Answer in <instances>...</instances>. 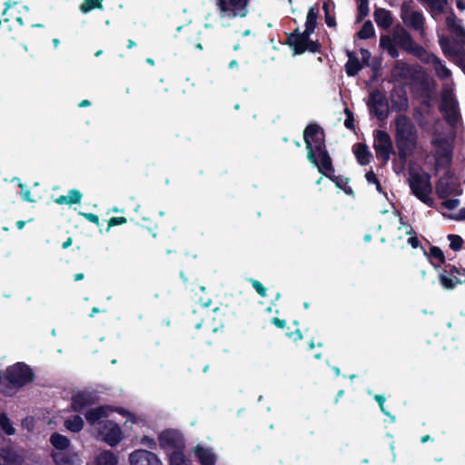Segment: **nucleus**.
Instances as JSON below:
<instances>
[{
    "label": "nucleus",
    "mask_w": 465,
    "mask_h": 465,
    "mask_svg": "<svg viewBox=\"0 0 465 465\" xmlns=\"http://www.w3.org/2000/svg\"><path fill=\"white\" fill-rule=\"evenodd\" d=\"M307 148V158L321 173L332 171L331 157L325 149L323 132L317 125H309L303 133Z\"/></svg>",
    "instance_id": "nucleus-1"
},
{
    "label": "nucleus",
    "mask_w": 465,
    "mask_h": 465,
    "mask_svg": "<svg viewBox=\"0 0 465 465\" xmlns=\"http://www.w3.org/2000/svg\"><path fill=\"white\" fill-rule=\"evenodd\" d=\"M250 0H215V11L209 15L216 25L229 27L235 24L238 18H243L248 14Z\"/></svg>",
    "instance_id": "nucleus-2"
},
{
    "label": "nucleus",
    "mask_w": 465,
    "mask_h": 465,
    "mask_svg": "<svg viewBox=\"0 0 465 465\" xmlns=\"http://www.w3.org/2000/svg\"><path fill=\"white\" fill-rule=\"evenodd\" d=\"M416 131L413 124L406 116L401 115L396 119V144L400 156L407 157L416 145Z\"/></svg>",
    "instance_id": "nucleus-3"
},
{
    "label": "nucleus",
    "mask_w": 465,
    "mask_h": 465,
    "mask_svg": "<svg viewBox=\"0 0 465 465\" xmlns=\"http://www.w3.org/2000/svg\"><path fill=\"white\" fill-rule=\"evenodd\" d=\"M409 184L412 193L428 206L433 205V199L431 198V184L430 182V175L423 171L411 169Z\"/></svg>",
    "instance_id": "nucleus-4"
},
{
    "label": "nucleus",
    "mask_w": 465,
    "mask_h": 465,
    "mask_svg": "<svg viewBox=\"0 0 465 465\" xmlns=\"http://www.w3.org/2000/svg\"><path fill=\"white\" fill-rule=\"evenodd\" d=\"M114 411H118L123 416L127 417V420L124 424L130 429H132L133 424L137 423L140 420L139 418H137L135 415L132 413H129L125 410H118L108 405L89 409L85 412V419L89 424L98 427L100 423L105 422L104 419L111 417L112 413Z\"/></svg>",
    "instance_id": "nucleus-5"
},
{
    "label": "nucleus",
    "mask_w": 465,
    "mask_h": 465,
    "mask_svg": "<svg viewBox=\"0 0 465 465\" xmlns=\"http://www.w3.org/2000/svg\"><path fill=\"white\" fill-rule=\"evenodd\" d=\"M440 110L450 124H455L458 122L460 116L458 103L450 86H448V84H445L441 93Z\"/></svg>",
    "instance_id": "nucleus-6"
},
{
    "label": "nucleus",
    "mask_w": 465,
    "mask_h": 465,
    "mask_svg": "<svg viewBox=\"0 0 465 465\" xmlns=\"http://www.w3.org/2000/svg\"><path fill=\"white\" fill-rule=\"evenodd\" d=\"M98 436L109 446L114 447L123 440V432L119 425L113 420H105L95 427Z\"/></svg>",
    "instance_id": "nucleus-7"
},
{
    "label": "nucleus",
    "mask_w": 465,
    "mask_h": 465,
    "mask_svg": "<svg viewBox=\"0 0 465 465\" xmlns=\"http://www.w3.org/2000/svg\"><path fill=\"white\" fill-rule=\"evenodd\" d=\"M393 41L396 45L401 46L408 53L419 57L420 59L427 52L421 46L417 45L410 35V34L403 28H397L393 33Z\"/></svg>",
    "instance_id": "nucleus-8"
},
{
    "label": "nucleus",
    "mask_w": 465,
    "mask_h": 465,
    "mask_svg": "<svg viewBox=\"0 0 465 465\" xmlns=\"http://www.w3.org/2000/svg\"><path fill=\"white\" fill-rule=\"evenodd\" d=\"M6 378L15 386H23L33 379L31 369L24 363H16L6 371Z\"/></svg>",
    "instance_id": "nucleus-9"
},
{
    "label": "nucleus",
    "mask_w": 465,
    "mask_h": 465,
    "mask_svg": "<svg viewBox=\"0 0 465 465\" xmlns=\"http://www.w3.org/2000/svg\"><path fill=\"white\" fill-rule=\"evenodd\" d=\"M373 147L377 157L383 163H387L393 150L390 135L384 131H376L374 134Z\"/></svg>",
    "instance_id": "nucleus-10"
},
{
    "label": "nucleus",
    "mask_w": 465,
    "mask_h": 465,
    "mask_svg": "<svg viewBox=\"0 0 465 465\" xmlns=\"http://www.w3.org/2000/svg\"><path fill=\"white\" fill-rule=\"evenodd\" d=\"M159 445L166 452L183 451L184 447L183 437L174 430H165L159 435Z\"/></svg>",
    "instance_id": "nucleus-11"
},
{
    "label": "nucleus",
    "mask_w": 465,
    "mask_h": 465,
    "mask_svg": "<svg viewBox=\"0 0 465 465\" xmlns=\"http://www.w3.org/2000/svg\"><path fill=\"white\" fill-rule=\"evenodd\" d=\"M437 35L441 50L448 58L455 60L460 56L461 46L465 44L464 42H459L457 39H450L443 35L440 28L437 29Z\"/></svg>",
    "instance_id": "nucleus-12"
},
{
    "label": "nucleus",
    "mask_w": 465,
    "mask_h": 465,
    "mask_svg": "<svg viewBox=\"0 0 465 465\" xmlns=\"http://www.w3.org/2000/svg\"><path fill=\"white\" fill-rule=\"evenodd\" d=\"M370 112L375 114L379 119H384L387 116L388 104L386 97L379 91L371 93L368 101Z\"/></svg>",
    "instance_id": "nucleus-13"
},
{
    "label": "nucleus",
    "mask_w": 465,
    "mask_h": 465,
    "mask_svg": "<svg viewBox=\"0 0 465 465\" xmlns=\"http://www.w3.org/2000/svg\"><path fill=\"white\" fill-rule=\"evenodd\" d=\"M130 465H163L160 458L146 450H136L129 455Z\"/></svg>",
    "instance_id": "nucleus-14"
},
{
    "label": "nucleus",
    "mask_w": 465,
    "mask_h": 465,
    "mask_svg": "<svg viewBox=\"0 0 465 465\" xmlns=\"http://www.w3.org/2000/svg\"><path fill=\"white\" fill-rule=\"evenodd\" d=\"M420 60L428 64H430L433 70L435 71L436 74L441 79L446 80L449 84V82H451L450 76L451 73L449 68L446 67V65L442 63V61L435 56L432 54H429L426 52L423 56L420 58Z\"/></svg>",
    "instance_id": "nucleus-15"
},
{
    "label": "nucleus",
    "mask_w": 465,
    "mask_h": 465,
    "mask_svg": "<svg viewBox=\"0 0 465 465\" xmlns=\"http://www.w3.org/2000/svg\"><path fill=\"white\" fill-rule=\"evenodd\" d=\"M311 34L305 30L302 34L294 35L290 38V44L293 46L295 54H302L307 50L316 51V44L309 38Z\"/></svg>",
    "instance_id": "nucleus-16"
},
{
    "label": "nucleus",
    "mask_w": 465,
    "mask_h": 465,
    "mask_svg": "<svg viewBox=\"0 0 465 465\" xmlns=\"http://www.w3.org/2000/svg\"><path fill=\"white\" fill-rule=\"evenodd\" d=\"M55 465H82L79 453L72 447L57 453H50Z\"/></svg>",
    "instance_id": "nucleus-17"
},
{
    "label": "nucleus",
    "mask_w": 465,
    "mask_h": 465,
    "mask_svg": "<svg viewBox=\"0 0 465 465\" xmlns=\"http://www.w3.org/2000/svg\"><path fill=\"white\" fill-rule=\"evenodd\" d=\"M401 18L403 22L413 29L420 32V35H424V16L420 12L403 7L401 10Z\"/></svg>",
    "instance_id": "nucleus-18"
},
{
    "label": "nucleus",
    "mask_w": 465,
    "mask_h": 465,
    "mask_svg": "<svg viewBox=\"0 0 465 465\" xmlns=\"http://www.w3.org/2000/svg\"><path fill=\"white\" fill-rule=\"evenodd\" d=\"M97 397L89 391H78L72 397V409L74 411H81L84 409L96 403Z\"/></svg>",
    "instance_id": "nucleus-19"
},
{
    "label": "nucleus",
    "mask_w": 465,
    "mask_h": 465,
    "mask_svg": "<svg viewBox=\"0 0 465 465\" xmlns=\"http://www.w3.org/2000/svg\"><path fill=\"white\" fill-rule=\"evenodd\" d=\"M436 191L439 197L442 199H445L451 194L457 195L460 193V190L455 179L451 177L440 178L437 184Z\"/></svg>",
    "instance_id": "nucleus-20"
},
{
    "label": "nucleus",
    "mask_w": 465,
    "mask_h": 465,
    "mask_svg": "<svg viewBox=\"0 0 465 465\" xmlns=\"http://www.w3.org/2000/svg\"><path fill=\"white\" fill-rule=\"evenodd\" d=\"M392 218L400 222L401 225L397 229V238L400 241L406 239V242L411 245L412 248H417L419 245V240L413 232L412 227L401 222V218L392 213Z\"/></svg>",
    "instance_id": "nucleus-21"
},
{
    "label": "nucleus",
    "mask_w": 465,
    "mask_h": 465,
    "mask_svg": "<svg viewBox=\"0 0 465 465\" xmlns=\"http://www.w3.org/2000/svg\"><path fill=\"white\" fill-rule=\"evenodd\" d=\"M193 454L201 465H215L217 455L210 447L198 444L193 449Z\"/></svg>",
    "instance_id": "nucleus-22"
},
{
    "label": "nucleus",
    "mask_w": 465,
    "mask_h": 465,
    "mask_svg": "<svg viewBox=\"0 0 465 465\" xmlns=\"http://www.w3.org/2000/svg\"><path fill=\"white\" fill-rule=\"evenodd\" d=\"M446 25L454 39H457L459 42L465 43V29L463 28L460 20H459L452 13L447 16Z\"/></svg>",
    "instance_id": "nucleus-23"
},
{
    "label": "nucleus",
    "mask_w": 465,
    "mask_h": 465,
    "mask_svg": "<svg viewBox=\"0 0 465 465\" xmlns=\"http://www.w3.org/2000/svg\"><path fill=\"white\" fill-rule=\"evenodd\" d=\"M49 442L53 448L51 453L61 452L72 447L71 440L58 432L51 434Z\"/></svg>",
    "instance_id": "nucleus-24"
},
{
    "label": "nucleus",
    "mask_w": 465,
    "mask_h": 465,
    "mask_svg": "<svg viewBox=\"0 0 465 465\" xmlns=\"http://www.w3.org/2000/svg\"><path fill=\"white\" fill-rule=\"evenodd\" d=\"M426 5L432 18L437 19L444 11L448 0H420Z\"/></svg>",
    "instance_id": "nucleus-25"
},
{
    "label": "nucleus",
    "mask_w": 465,
    "mask_h": 465,
    "mask_svg": "<svg viewBox=\"0 0 465 465\" xmlns=\"http://www.w3.org/2000/svg\"><path fill=\"white\" fill-rule=\"evenodd\" d=\"M436 154L440 158L448 159L450 157L451 148L448 139L436 138L432 141Z\"/></svg>",
    "instance_id": "nucleus-26"
},
{
    "label": "nucleus",
    "mask_w": 465,
    "mask_h": 465,
    "mask_svg": "<svg viewBox=\"0 0 465 465\" xmlns=\"http://www.w3.org/2000/svg\"><path fill=\"white\" fill-rule=\"evenodd\" d=\"M82 200V193L76 190L72 189L68 192L67 195H61L54 200V202L58 204H75L79 203Z\"/></svg>",
    "instance_id": "nucleus-27"
},
{
    "label": "nucleus",
    "mask_w": 465,
    "mask_h": 465,
    "mask_svg": "<svg viewBox=\"0 0 465 465\" xmlns=\"http://www.w3.org/2000/svg\"><path fill=\"white\" fill-rule=\"evenodd\" d=\"M348 57L349 59L345 64V70L348 75L353 76L361 69L362 64L352 53H348Z\"/></svg>",
    "instance_id": "nucleus-28"
},
{
    "label": "nucleus",
    "mask_w": 465,
    "mask_h": 465,
    "mask_svg": "<svg viewBox=\"0 0 465 465\" xmlns=\"http://www.w3.org/2000/svg\"><path fill=\"white\" fill-rule=\"evenodd\" d=\"M374 19L378 25L389 27L391 25V13L385 9H377L374 13Z\"/></svg>",
    "instance_id": "nucleus-29"
},
{
    "label": "nucleus",
    "mask_w": 465,
    "mask_h": 465,
    "mask_svg": "<svg viewBox=\"0 0 465 465\" xmlns=\"http://www.w3.org/2000/svg\"><path fill=\"white\" fill-rule=\"evenodd\" d=\"M117 457L110 450H104L96 457L95 465H117Z\"/></svg>",
    "instance_id": "nucleus-30"
},
{
    "label": "nucleus",
    "mask_w": 465,
    "mask_h": 465,
    "mask_svg": "<svg viewBox=\"0 0 465 465\" xmlns=\"http://www.w3.org/2000/svg\"><path fill=\"white\" fill-rule=\"evenodd\" d=\"M64 425L72 432H79L84 427V420L82 417L75 415L71 419L65 420Z\"/></svg>",
    "instance_id": "nucleus-31"
},
{
    "label": "nucleus",
    "mask_w": 465,
    "mask_h": 465,
    "mask_svg": "<svg viewBox=\"0 0 465 465\" xmlns=\"http://www.w3.org/2000/svg\"><path fill=\"white\" fill-rule=\"evenodd\" d=\"M355 155L358 162L362 165L368 163L371 158V153L368 150V147L362 143L357 145Z\"/></svg>",
    "instance_id": "nucleus-32"
},
{
    "label": "nucleus",
    "mask_w": 465,
    "mask_h": 465,
    "mask_svg": "<svg viewBox=\"0 0 465 465\" xmlns=\"http://www.w3.org/2000/svg\"><path fill=\"white\" fill-rule=\"evenodd\" d=\"M169 465H191L183 451H176L169 454Z\"/></svg>",
    "instance_id": "nucleus-33"
},
{
    "label": "nucleus",
    "mask_w": 465,
    "mask_h": 465,
    "mask_svg": "<svg viewBox=\"0 0 465 465\" xmlns=\"http://www.w3.org/2000/svg\"><path fill=\"white\" fill-rule=\"evenodd\" d=\"M316 20H317V9L314 7H311L309 9V12L307 14L306 17V24H305V30L307 33H312L315 25H316Z\"/></svg>",
    "instance_id": "nucleus-34"
},
{
    "label": "nucleus",
    "mask_w": 465,
    "mask_h": 465,
    "mask_svg": "<svg viewBox=\"0 0 465 465\" xmlns=\"http://www.w3.org/2000/svg\"><path fill=\"white\" fill-rule=\"evenodd\" d=\"M429 258L435 266H440L444 262L443 252L438 247H431L430 249Z\"/></svg>",
    "instance_id": "nucleus-35"
},
{
    "label": "nucleus",
    "mask_w": 465,
    "mask_h": 465,
    "mask_svg": "<svg viewBox=\"0 0 465 465\" xmlns=\"http://www.w3.org/2000/svg\"><path fill=\"white\" fill-rule=\"evenodd\" d=\"M0 428L7 434L13 435L15 432V429L14 428L11 420L5 413L0 414Z\"/></svg>",
    "instance_id": "nucleus-36"
},
{
    "label": "nucleus",
    "mask_w": 465,
    "mask_h": 465,
    "mask_svg": "<svg viewBox=\"0 0 465 465\" xmlns=\"http://www.w3.org/2000/svg\"><path fill=\"white\" fill-rule=\"evenodd\" d=\"M440 282L442 287L446 290L453 289L457 284L461 283V281L458 280L456 277H449L447 275H440Z\"/></svg>",
    "instance_id": "nucleus-37"
},
{
    "label": "nucleus",
    "mask_w": 465,
    "mask_h": 465,
    "mask_svg": "<svg viewBox=\"0 0 465 465\" xmlns=\"http://www.w3.org/2000/svg\"><path fill=\"white\" fill-rule=\"evenodd\" d=\"M374 27L371 22L367 21L364 23L362 28L358 33V35L361 39H368L374 35Z\"/></svg>",
    "instance_id": "nucleus-38"
},
{
    "label": "nucleus",
    "mask_w": 465,
    "mask_h": 465,
    "mask_svg": "<svg viewBox=\"0 0 465 465\" xmlns=\"http://www.w3.org/2000/svg\"><path fill=\"white\" fill-rule=\"evenodd\" d=\"M86 3L82 5L80 9L83 13H87L94 8L102 9L103 5L100 0H84Z\"/></svg>",
    "instance_id": "nucleus-39"
},
{
    "label": "nucleus",
    "mask_w": 465,
    "mask_h": 465,
    "mask_svg": "<svg viewBox=\"0 0 465 465\" xmlns=\"http://www.w3.org/2000/svg\"><path fill=\"white\" fill-rule=\"evenodd\" d=\"M448 239L450 241V247L452 250L458 251V250H460L461 248L462 243H463V240L461 239L460 236L455 235V234H450L448 236Z\"/></svg>",
    "instance_id": "nucleus-40"
},
{
    "label": "nucleus",
    "mask_w": 465,
    "mask_h": 465,
    "mask_svg": "<svg viewBox=\"0 0 465 465\" xmlns=\"http://www.w3.org/2000/svg\"><path fill=\"white\" fill-rule=\"evenodd\" d=\"M365 177H366V180L369 183L371 184H375L376 186V190L379 192V193H383L382 192V189H381V186L375 175V173L373 172H368L366 174H365Z\"/></svg>",
    "instance_id": "nucleus-41"
},
{
    "label": "nucleus",
    "mask_w": 465,
    "mask_h": 465,
    "mask_svg": "<svg viewBox=\"0 0 465 465\" xmlns=\"http://www.w3.org/2000/svg\"><path fill=\"white\" fill-rule=\"evenodd\" d=\"M374 399L376 400V401L379 403V406L381 408V411L387 416H389L391 418V420L392 422L395 421V417L392 416L390 412H388L385 408H384V402H385V398L382 396V395H379V394H376L374 396Z\"/></svg>",
    "instance_id": "nucleus-42"
},
{
    "label": "nucleus",
    "mask_w": 465,
    "mask_h": 465,
    "mask_svg": "<svg viewBox=\"0 0 465 465\" xmlns=\"http://www.w3.org/2000/svg\"><path fill=\"white\" fill-rule=\"evenodd\" d=\"M252 287L254 288V290L262 296V297H265L266 294H267V290L266 288L257 280H253V279H251L250 280Z\"/></svg>",
    "instance_id": "nucleus-43"
},
{
    "label": "nucleus",
    "mask_w": 465,
    "mask_h": 465,
    "mask_svg": "<svg viewBox=\"0 0 465 465\" xmlns=\"http://www.w3.org/2000/svg\"><path fill=\"white\" fill-rule=\"evenodd\" d=\"M381 46L386 50H388L391 46L396 45L393 41V36H381L380 40Z\"/></svg>",
    "instance_id": "nucleus-44"
},
{
    "label": "nucleus",
    "mask_w": 465,
    "mask_h": 465,
    "mask_svg": "<svg viewBox=\"0 0 465 465\" xmlns=\"http://www.w3.org/2000/svg\"><path fill=\"white\" fill-rule=\"evenodd\" d=\"M141 444H143V446L149 448V449H155L156 448V441L149 437V436H143L142 439H141Z\"/></svg>",
    "instance_id": "nucleus-45"
},
{
    "label": "nucleus",
    "mask_w": 465,
    "mask_h": 465,
    "mask_svg": "<svg viewBox=\"0 0 465 465\" xmlns=\"http://www.w3.org/2000/svg\"><path fill=\"white\" fill-rule=\"evenodd\" d=\"M126 223V219L124 217H113L108 221V229L115 225H121Z\"/></svg>",
    "instance_id": "nucleus-46"
},
{
    "label": "nucleus",
    "mask_w": 465,
    "mask_h": 465,
    "mask_svg": "<svg viewBox=\"0 0 465 465\" xmlns=\"http://www.w3.org/2000/svg\"><path fill=\"white\" fill-rule=\"evenodd\" d=\"M360 19L366 16L369 13L368 2L366 0H361L359 5Z\"/></svg>",
    "instance_id": "nucleus-47"
},
{
    "label": "nucleus",
    "mask_w": 465,
    "mask_h": 465,
    "mask_svg": "<svg viewBox=\"0 0 465 465\" xmlns=\"http://www.w3.org/2000/svg\"><path fill=\"white\" fill-rule=\"evenodd\" d=\"M19 187L22 189V192H21V195H22V198L26 201V202H34L32 199H31V193L28 189H26L25 187V185L19 182L18 183Z\"/></svg>",
    "instance_id": "nucleus-48"
},
{
    "label": "nucleus",
    "mask_w": 465,
    "mask_h": 465,
    "mask_svg": "<svg viewBox=\"0 0 465 465\" xmlns=\"http://www.w3.org/2000/svg\"><path fill=\"white\" fill-rule=\"evenodd\" d=\"M443 205L449 210H454L460 205V201L457 199H448L443 203Z\"/></svg>",
    "instance_id": "nucleus-49"
},
{
    "label": "nucleus",
    "mask_w": 465,
    "mask_h": 465,
    "mask_svg": "<svg viewBox=\"0 0 465 465\" xmlns=\"http://www.w3.org/2000/svg\"><path fill=\"white\" fill-rule=\"evenodd\" d=\"M81 215H83L87 221L94 223L95 224L99 223V218L96 214L94 213H80Z\"/></svg>",
    "instance_id": "nucleus-50"
},
{
    "label": "nucleus",
    "mask_w": 465,
    "mask_h": 465,
    "mask_svg": "<svg viewBox=\"0 0 465 465\" xmlns=\"http://www.w3.org/2000/svg\"><path fill=\"white\" fill-rule=\"evenodd\" d=\"M332 181L335 182L336 185L341 189L348 183L346 179H342V178H339V177L333 178Z\"/></svg>",
    "instance_id": "nucleus-51"
},
{
    "label": "nucleus",
    "mask_w": 465,
    "mask_h": 465,
    "mask_svg": "<svg viewBox=\"0 0 465 465\" xmlns=\"http://www.w3.org/2000/svg\"><path fill=\"white\" fill-rule=\"evenodd\" d=\"M272 323L274 324L278 328H284L286 325V322L284 320H281L279 318H273L272 320Z\"/></svg>",
    "instance_id": "nucleus-52"
},
{
    "label": "nucleus",
    "mask_w": 465,
    "mask_h": 465,
    "mask_svg": "<svg viewBox=\"0 0 465 465\" xmlns=\"http://www.w3.org/2000/svg\"><path fill=\"white\" fill-rule=\"evenodd\" d=\"M361 58L363 60V63L367 64L368 60H369V58L371 56L370 52L368 50H366V49H361Z\"/></svg>",
    "instance_id": "nucleus-53"
},
{
    "label": "nucleus",
    "mask_w": 465,
    "mask_h": 465,
    "mask_svg": "<svg viewBox=\"0 0 465 465\" xmlns=\"http://www.w3.org/2000/svg\"><path fill=\"white\" fill-rule=\"evenodd\" d=\"M325 21L328 26H334L335 25V19L332 17L330 14H327L325 15Z\"/></svg>",
    "instance_id": "nucleus-54"
},
{
    "label": "nucleus",
    "mask_w": 465,
    "mask_h": 465,
    "mask_svg": "<svg viewBox=\"0 0 465 465\" xmlns=\"http://www.w3.org/2000/svg\"><path fill=\"white\" fill-rule=\"evenodd\" d=\"M451 219L455 220H464L465 219V209L460 210L458 215L450 216Z\"/></svg>",
    "instance_id": "nucleus-55"
},
{
    "label": "nucleus",
    "mask_w": 465,
    "mask_h": 465,
    "mask_svg": "<svg viewBox=\"0 0 465 465\" xmlns=\"http://www.w3.org/2000/svg\"><path fill=\"white\" fill-rule=\"evenodd\" d=\"M387 51L392 57H397L399 54L395 45L391 46Z\"/></svg>",
    "instance_id": "nucleus-56"
},
{
    "label": "nucleus",
    "mask_w": 465,
    "mask_h": 465,
    "mask_svg": "<svg viewBox=\"0 0 465 465\" xmlns=\"http://www.w3.org/2000/svg\"><path fill=\"white\" fill-rule=\"evenodd\" d=\"M457 8L463 11L465 9V3L461 0L456 2Z\"/></svg>",
    "instance_id": "nucleus-57"
},
{
    "label": "nucleus",
    "mask_w": 465,
    "mask_h": 465,
    "mask_svg": "<svg viewBox=\"0 0 465 465\" xmlns=\"http://www.w3.org/2000/svg\"><path fill=\"white\" fill-rule=\"evenodd\" d=\"M330 7H331V5H330V4H329V3H324V4H323V7H322V8H323V11H324V13H325V15H326L327 14H330Z\"/></svg>",
    "instance_id": "nucleus-58"
},
{
    "label": "nucleus",
    "mask_w": 465,
    "mask_h": 465,
    "mask_svg": "<svg viewBox=\"0 0 465 465\" xmlns=\"http://www.w3.org/2000/svg\"><path fill=\"white\" fill-rule=\"evenodd\" d=\"M72 244V239L71 238H68L64 243H63V248L64 249H66L68 248L70 245Z\"/></svg>",
    "instance_id": "nucleus-59"
},
{
    "label": "nucleus",
    "mask_w": 465,
    "mask_h": 465,
    "mask_svg": "<svg viewBox=\"0 0 465 465\" xmlns=\"http://www.w3.org/2000/svg\"><path fill=\"white\" fill-rule=\"evenodd\" d=\"M295 337H294V341H298V340H302V332L297 330L294 333Z\"/></svg>",
    "instance_id": "nucleus-60"
},
{
    "label": "nucleus",
    "mask_w": 465,
    "mask_h": 465,
    "mask_svg": "<svg viewBox=\"0 0 465 465\" xmlns=\"http://www.w3.org/2000/svg\"><path fill=\"white\" fill-rule=\"evenodd\" d=\"M25 222H24V221H18L16 223V226L19 230H22L25 227Z\"/></svg>",
    "instance_id": "nucleus-61"
},
{
    "label": "nucleus",
    "mask_w": 465,
    "mask_h": 465,
    "mask_svg": "<svg viewBox=\"0 0 465 465\" xmlns=\"http://www.w3.org/2000/svg\"><path fill=\"white\" fill-rule=\"evenodd\" d=\"M342 189L347 194L352 193V189L350 186H347V184Z\"/></svg>",
    "instance_id": "nucleus-62"
},
{
    "label": "nucleus",
    "mask_w": 465,
    "mask_h": 465,
    "mask_svg": "<svg viewBox=\"0 0 465 465\" xmlns=\"http://www.w3.org/2000/svg\"><path fill=\"white\" fill-rule=\"evenodd\" d=\"M90 105V102L88 100H83L80 104H79V106L80 107H85V106H89Z\"/></svg>",
    "instance_id": "nucleus-63"
},
{
    "label": "nucleus",
    "mask_w": 465,
    "mask_h": 465,
    "mask_svg": "<svg viewBox=\"0 0 465 465\" xmlns=\"http://www.w3.org/2000/svg\"><path fill=\"white\" fill-rule=\"evenodd\" d=\"M431 439H430V437L429 435H425V436L421 437L420 440H421L422 443H425V442H427V441H429Z\"/></svg>",
    "instance_id": "nucleus-64"
}]
</instances>
